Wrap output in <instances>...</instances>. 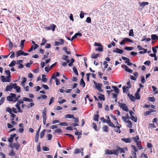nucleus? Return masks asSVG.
I'll return each instance as SVG.
<instances>
[{
    "instance_id": "obj_1",
    "label": "nucleus",
    "mask_w": 158,
    "mask_h": 158,
    "mask_svg": "<svg viewBox=\"0 0 158 158\" xmlns=\"http://www.w3.org/2000/svg\"><path fill=\"white\" fill-rule=\"evenodd\" d=\"M10 96L7 97V100L9 101H13L14 102V99L15 98L16 96V94L13 93H10Z\"/></svg>"
},
{
    "instance_id": "obj_2",
    "label": "nucleus",
    "mask_w": 158,
    "mask_h": 158,
    "mask_svg": "<svg viewBox=\"0 0 158 158\" xmlns=\"http://www.w3.org/2000/svg\"><path fill=\"white\" fill-rule=\"evenodd\" d=\"M118 103L119 104V106L122 108L123 110L127 112L129 111L127 106L125 104L119 102H118Z\"/></svg>"
},
{
    "instance_id": "obj_3",
    "label": "nucleus",
    "mask_w": 158,
    "mask_h": 158,
    "mask_svg": "<svg viewBox=\"0 0 158 158\" xmlns=\"http://www.w3.org/2000/svg\"><path fill=\"white\" fill-rule=\"evenodd\" d=\"M10 147L11 148H15L17 150H18L19 149L20 145L19 143L17 142L16 143H14L12 144H10Z\"/></svg>"
},
{
    "instance_id": "obj_4",
    "label": "nucleus",
    "mask_w": 158,
    "mask_h": 158,
    "mask_svg": "<svg viewBox=\"0 0 158 158\" xmlns=\"http://www.w3.org/2000/svg\"><path fill=\"white\" fill-rule=\"evenodd\" d=\"M56 27V26L54 24H51L50 25L49 27H46L45 29L47 30H52V31L55 30V29Z\"/></svg>"
},
{
    "instance_id": "obj_5",
    "label": "nucleus",
    "mask_w": 158,
    "mask_h": 158,
    "mask_svg": "<svg viewBox=\"0 0 158 158\" xmlns=\"http://www.w3.org/2000/svg\"><path fill=\"white\" fill-rule=\"evenodd\" d=\"M127 41H128L131 43H133V41L132 40L127 38H124L123 40L121 41L120 43V45H122L124 44Z\"/></svg>"
},
{
    "instance_id": "obj_6",
    "label": "nucleus",
    "mask_w": 158,
    "mask_h": 158,
    "mask_svg": "<svg viewBox=\"0 0 158 158\" xmlns=\"http://www.w3.org/2000/svg\"><path fill=\"white\" fill-rule=\"evenodd\" d=\"M137 48L139 50H143L144 51H141L139 52V53L140 54H143L147 52V49H144L142 48V47L140 45H138L137 47Z\"/></svg>"
},
{
    "instance_id": "obj_7",
    "label": "nucleus",
    "mask_w": 158,
    "mask_h": 158,
    "mask_svg": "<svg viewBox=\"0 0 158 158\" xmlns=\"http://www.w3.org/2000/svg\"><path fill=\"white\" fill-rule=\"evenodd\" d=\"M122 67L123 68H124L126 71L130 73H132L133 72V70L129 68L126 65L124 64L122 65Z\"/></svg>"
},
{
    "instance_id": "obj_8",
    "label": "nucleus",
    "mask_w": 158,
    "mask_h": 158,
    "mask_svg": "<svg viewBox=\"0 0 158 158\" xmlns=\"http://www.w3.org/2000/svg\"><path fill=\"white\" fill-rule=\"evenodd\" d=\"M102 84L101 83H98L95 86V87L100 92H102L103 91V90L102 88Z\"/></svg>"
},
{
    "instance_id": "obj_9",
    "label": "nucleus",
    "mask_w": 158,
    "mask_h": 158,
    "mask_svg": "<svg viewBox=\"0 0 158 158\" xmlns=\"http://www.w3.org/2000/svg\"><path fill=\"white\" fill-rule=\"evenodd\" d=\"M60 42L55 41V46H58L60 45H62L64 44V40L63 39H60L59 40Z\"/></svg>"
},
{
    "instance_id": "obj_10",
    "label": "nucleus",
    "mask_w": 158,
    "mask_h": 158,
    "mask_svg": "<svg viewBox=\"0 0 158 158\" xmlns=\"http://www.w3.org/2000/svg\"><path fill=\"white\" fill-rule=\"evenodd\" d=\"M82 35V34L78 32L76 33L72 37L71 39V41H72L74 39H76L77 36L81 37Z\"/></svg>"
},
{
    "instance_id": "obj_11",
    "label": "nucleus",
    "mask_w": 158,
    "mask_h": 158,
    "mask_svg": "<svg viewBox=\"0 0 158 158\" xmlns=\"http://www.w3.org/2000/svg\"><path fill=\"white\" fill-rule=\"evenodd\" d=\"M113 52H116L120 54H122L123 52V51L122 50L118 48H116L115 50H113Z\"/></svg>"
},
{
    "instance_id": "obj_12",
    "label": "nucleus",
    "mask_w": 158,
    "mask_h": 158,
    "mask_svg": "<svg viewBox=\"0 0 158 158\" xmlns=\"http://www.w3.org/2000/svg\"><path fill=\"white\" fill-rule=\"evenodd\" d=\"M121 140L126 143H129L131 141V140L130 138H122Z\"/></svg>"
},
{
    "instance_id": "obj_13",
    "label": "nucleus",
    "mask_w": 158,
    "mask_h": 158,
    "mask_svg": "<svg viewBox=\"0 0 158 158\" xmlns=\"http://www.w3.org/2000/svg\"><path fill=\"white\" fill-rule=\"evenodd\" d=\"M141 142L140 141H139L138 142H137L136 143L137 146L138 148L139 149V150H140L141 149H143V147L141 145Z\"/></svg>"
},
{
    "instance_id": "obj_14",
    "label": "nucleus",
    "mask_w": 158,
    "mask_h": 158,
    "mask_svg": "<svg viewBox=\"0 0 158 158\" xmlns=\"http://www.w3.org/2000/svg\"><path fill=\"white\" fill-rule=\"evenodd\" d=\"M23 51L22 50H20L17 51L16 52V56L17 57L21 55H23Z\"/></svg>"
},
{
    "instance_id": "obj_15",
    "label": "nucleus",
    "mask_w": 158,
    "mask_h": 158,
    "mask_svg": "<svg viewBox=\"0 0 158 158\" xmlns=\"http://www.w3.org/2000/svg\"><path fill=\"white\" fill-rule=\"evenodd\" d=\"M131 139L133 140L134 142L136 143L139 141V138L138 135H137L135 137H132Z\"/></svg>"
},
{
    "instance_id": "obj_16",
    "label": "nucleus",
    "mask_w": 158,
    "mask_h": 158,
    "mask_svg": "<svg viewBox=\"0 0 158 158\" xmlns=\"http://www.w3.org/2000/svg\"><path fill=\"white\" fill-rule=\"evenodd\" d=\"M12 89V85H11V83L9 85H7L6 86V91H11Z\"/></svg>"
},
{
    "instance_id": "obj_17",
    "label": "nucleus",
    "mask_w": 158,
    "mask_h": 158,
    "mask_svg": "<svg viewBox=\"0 0 158 158\" xmlns=\"http://www.w3.org/2000/svg\"><path fill=\"white\" fill-rule=\"evenodd\" d=\"M117 149H114L112 150V153H113V154L118 156L119 153V150L118 149V146L117 147Z\"/></svg>"
},
{
    "instance_id": "obj_18",
    "label": "nucleus",
    "mask_w": 158,
    "mask_h": 158,
    "mask_svg": "<svg viewBox=\"0 0 158 158\" xmlns=\"http://www.w3.org/2000/svg\"><path fill=\"white\" fill-rule=\"evenodd\" d=\"M47 109L45 108L42 112V117L43 118H47L46 116Z\"/></svg>"
},
{
    "instance_id": "obj_19",
    "label": "nucleus",
    "mask_w": 158,
    "mask_h": 158,
    "mask_svg": "<svg viewBox=\"0 0 158 158\" xmlns=\"http://www.w3.org/2000/svg\"><path fill=\"white\" fill-rule=\"evenodd\" d=\"M105 154H106L108 155H112L113 154V153H112V150L111 151L109 149H106L105 151Z\"/></svg>"
},
{
    "instance_id": "obj_20",
    "label": "nucleus",
    "mask_w": 158,
    "mask_h": 158,
    "mask_svg": "<svg viewBox=\"0 0 158 158\" xmlns=\"http://www.w3.org/2000/svg\"><path fill=\"white\" fill-rule=\"evenodd\" d=\"M128 96L131 100L132 101H134L135 99V96H133L132 94H128Z\"/></svg>"
},
{
    "instance_id": "obj_21",
    "label": "nucleus",
    "mask_w": 158,
    "mask_h": 158,
    "mask_svg": "<svg viewBox=\"0 0 158 158\" xmlns=\"http://www.w3.org/2000/svg\"><path fill=\"white\" fill-rule=\"evenodd\" d=\"M112 87L114 89L115 93L118 94L119 93V89L117 87L114 86H112Z\"/></svg>"
},
{
    "instance_id": "obj_22",
    "label": "nucleus",
    "mask_w": 158,
    "mask_h": 158,
    "mask_svg": "<svg viewBox=\"0 0 158 158\" xmlns=\"http://www.w3.org/2000/svg\"><path fill=\"white\" fill-rule=\"evenodd\" d=\"M99 117L98 114H95L94 116V120L95 121L98 122Z\"/></svg>"
},
{
    "instance_id": "obj_23",
    "label": "nucleus",
    "mask_w": 158,
    "mask_h": 158,
    "mask_svg": "<svg viewBox=\"0 0 158 158\" xmlns=\"http://www.w3.org/2000/svg\"><path fill=\"white\" fill-rule=\"evenodd\" d=\"M108 129V127L106 125L102 127V130L103 131L106 132H107L109 131Z\"/></svg>"
},
{
    "instance_id": "obj_24",
    "label": "nucleus",
    "mask_w": 158,
    "mask_h": 158,
    "mask_svg": "<svg viewBox=\"0 0 158 158\" xmlns=\"http://www.w3.org/2000/svg\"><path fill=\"white\" fill-rule=\"evenodd\" d=\"M98 98L100 100L104 101L105 100L104 95L102 94H100V96L98 97Z\"/></svg>"
},
{
    "instance_id": "obj_25",
    "label": "nucleus",
    "mask_w": 158,
    "mask_h": 158,
    "mask_svg": "<svg viewBox=\"0 0 158 158\" xmlns=\"http://www.w3.org/2000/svg\"><path fill=\"white\" fill-rule=\"evenodd\" d=\"M151 39L152 40H157L158 39V36L156 35H152L151 36Z\"/></svg>"
},
{
    "instance_id": "obj_26",
    "label": "nucleus",
    "mask_w": 158,
    "mask_h": 158,
    "mask_svg": "<svg viewBox=\"0 0 158 158\" xmlns=\"http://www.w3.org/2000/svg\"><path fill=\"white\" fill-rule=\"evenodd\" d=\"M139 4L140 6H143L144 7L145 6L148 4V2H139Z\"/></svg>"
},
{
    "instance_id": "obj_27",
    "label": "nucleus",
    "mask_w": 158,
    "mask_h": 158,
    "mask_svg": "<svg viewBox=\"0 0 158 158\" xmlns=\"http://www.w3.org/2000/svg\"><path fill=\"white\" fill-rule=\"evenodd\" d=\"M118 149L119 151H120V153H125V151L124 150V148H120L119 146H118Z\"/></svg>"
},
{
    "instance_id": "obj_28",
    "label": "nucleus",
    "mask_w": 158,
    "mask_h": 158,
    "mask_svg": "<svg viewBox=\"0 0 158 158\" xmlns=\"http://www.w3.org/2000/svg\"><path fill=\"white\" fill-rule=\"evenodd\" d=\"M45 129H44L41 132L40 135V137L41 138H42L44 136L45 134Z\"/></svg>"
},
{
    "instance_id": "obj_29",
    "label": "nucleus",
    "mask_w": 158,
    "mask_h": 158,
    "mask_svg": "<svg viewBox=\"0 0 158 158\" xmlns=\"http://www.w3.org/2000/svg\"><path fill=\"white\" fill-rule=\"evenodd\" d=\"M135 99L139 100L140 98V96L139 94V93H138V92H136L135 94Z\"/></svg>"
},
{
    "instance_id": "obj_30",
    "label": "nucleus",
    "mask_w": 158,
    "mask_h": 158,
    "mask_svg": "<svg viewBox=\"0 0 158 158\" xmlns=\"http://www.w3.org/2000/svg\"><path fill=\"white\" fill-rule=\"evenodd\" d=\"M122 59L124 60H125V63H127L129 61H130L129 59L125 57V56H122Z\"/></svg>"
},
{
    "instance_id": "obj_31",
    "label": "nucleus",
    "mask_w": 158,
    "mask_h": 158,
    "mask_svg": "<svg viewBox=\"0 0 158 158\" xmlns=\"http://www.w3.org/2000/svg\"><path fill=\"white\" fill-rule=\"evenodd\" d=\"M99 56V54H95V53H93L91 55V57L92 58H97Z\"/></svg>"
},
{
    "instance_id": "obj_32",
    "label": "nucleus",
    "mask_w": 158,
    "mask_h": 158,
    "mask_svg": "<svg viewBox=\"0 0 158 158\" xmlns=\"http://www.w3.org/2000/svg\"><path fill=\"white\" fill-rule=\"evenodd\" d=\"M80 82V85H82L83 87H84L85 86V84L83 78L81 79Z\"/></svg>"
},
{
    "instance_id": "obj_33",
    "label": "nucleus",
    "mask_w": 158,
    "mask_h": 158,
    "mask_svg": "<svg viewBox=\"0 0 158 158\" xmlns=\"http://www.w3.org/2000/svg\"><path fill=\"white\" fill-rule=\"evenodd\" d=\"M16 64V62L15 60H13L11 63L9 65V66L10 67H12L14 66Z\"/></svg>"
},
{
    "instance_id": "obj_34",
    "label": "nucleus",
    "mask_w": 158,
    "mask_h": 158,
    "mask_svg": "<svg viewBox=\"0 0 158 158\" xmlns=\"http://www.w3.org/2000/svg\"><path fill=\"white\" fill-rule=\"evenodd\" d=\"M15 155V152L14 150H12L9 154V155L11 156H13Z\"/></svg>"
},
{
    "instance_id": "obj_35",
    "label": "nucleus",
    "mask_w": 158,
    "mask_h": 158,
    "mask_svg": "<svg viewBox=\"0 0 158 158\" xmlns=\"http://www.w3.org/2000/svg\"><path fill=\"white\" fill-rule=\"evenodd\" d=\"M130 118L131 119V120L135 122H137V118L136 117H135L134 116H131V117Z\"/></svg>"
},
{
    "instance_id": "obj_36",
    "label": "nucleus",
    "mask_w": 158,
    "mask_h": 158,
    "mask_svg": "<svg viewBox=\"0 0 158 158\" xmlns=\"http://www.w3.org/2000/svg\"><path fill=\"white\" fill-rule=\"evenodd\" d=\"M148 101H151L152 102H154L155 101V98L154 97H149L148 98Z\"/></svg>"
},
{
    "instance_id": "obj_37",
    "label": "nucleus",
    "mask_w": 158,
    "mask_h": 158,
    "mask_svg": "<svg viewBox=\"0 0 158 158\" xmlns=\"http://www.w3.org/2000/svg\"><path fill=\"white\" fill-rule=\"evenodd\" d=\"M127 123H128V125H127V127H128L130 128L132 127V124L130 120L128 121L127 122Z\"/></svg>"
},
{
    "instance_id": "obj_38",
    "label": "nucleus",
    "mask_w": 158,
    "mask_h": 158,
    "mask_svg": "<svg viewBox=\"0 0 158 158\" xmlns=\"http://www.w3.org/2000/svg\"><path fill=\"white\" fill-rule=\"evenodd\" d=\"M63 50L65 51L67 54H70V52L69 51H67V48L66 47H64L63 48Z\"/></svg>"
},
{
    "instance_id": "obj_39",
    "label": "nucleus",
    "mask_w": 158,
    "mask_h": 158,
    "mask_svg": "<svg viewBox=\"0 0 158 158\" xmlns=\"http://www.w3.org/2000/svg\"><path fill=\"white\" fill-rule=\"evenodd\" d=\"M47 42V40L44 38H43L42 39V42L41 44V45L43 46Z\"/></svg>"
},
{
    "instance_id": "obj_40",
    "label": "nucleus",
    "mask_w": 158,
    "mask_h": 158,
    "mask_svg": "<svg viewBox=\"0 0 158 158\" xmlns=\"http://www.w3.org/2000/svg\"><path fill=\"white\" fill-rule=\"evenodd\" d=\"M74 117V115L73 114H67L65 115V117L67 118H73Z\"/></svg>"
},
{
    "instance_id": "obj_41",
    "label": "nucleus",
    "mask_w": 158,
    "mask_h": 158,
    "mask_svg": "<svg viewBox=\"0 0 158 158\" xmlns=\"http://www.w3.org/2000/svg\"><path fill=\"white\" fill-rule=\"evenodd\" d=\"M35 105V104L34 102H31L28 104L27 107L28 108H30L31 107Z\"/></svg>"
},
{
    "instance_id": "obj_42",
    "label": "nucleus",
    "mask_w": 158,
    "mask_h": 158,
    "mask_svg": "<svg viewBox=\"0 0 158 158\" xmlns=\"http://www.w3.org/2000/svg\"><path fill=\"white\" fill-rule=\"evenodd\" d=\"M73 72L77 75H78V73L77 70V69H76V68L75 66H74L73 67Z\"/></svg>"
},
{
    "instance_id": "obj_43",
    "label": "nucleus",
    "mask_w": 158,
    "mask_h": 158,
    "mask_svg": "<svg viewBox=\"0 0 158 158\" xmlns=\"http://www.w3.org/2000/svg\"><path fill=\"white\" fill-rule=\"evenodd\" d=\"M129 35L130 36H132L133 37L134 36V32H133V30L132 29H131L130 30L129 32Z\"/></svg>"
},
{
    "instance_id": "obj_44",
    "label": "nucleus",
    "mask_w": 158,
    "mask_h": 158,
    "mask_svg": "<svg viewBox=\"0 0 158 158\" xmlns=\"http://www.w3.org/2000/svg\"><path fill=\"white\" fill-rule=\"evenodd\" d=\"M11 76H8L6 77V82H9L11 81Z\"/></svg>"
},
{
    "instance_id": "obj_45",
    "label": "nucleus",
    "mask_w": 158,
    "mask_h": 158,
    "mask_svg": "<svg viewBox=\"0 0 158 158\" xmlns=\"http://www.w3.org/2000/svg\"><path fill=\"white\" fill-rule=\"evenodd\" d=\"M25 40H23L21 41V43L20 44V46L21 47V49H23L24 45V43L25 42Z\"/></svg>"
},
{
    "instance_id": "obj_46",
    "label": "nucleus",
    "mask_w": 158,
    "mask_h": 158,
    "mask_svg": "<svg viewBox=\"0 0 158 158\" xmlns=\"http://www.w3.org/2000/svg\"><path fill=\"white\" fill-rule=\"evenodd\" d=\"M6 111L9 113L10 114H12V110L10 107H8L6 108Z\"/></svg>"
},
{
    "instance_id": "obj_47",
    "label": "nucleus",
    "mask_w": 158,
    "mask_h": 158,
    "mask_svg": "<svg viewBox=\"0 0 158 158\" xmlns=\"http://www.w3.org/2000/svg\"><path fill=\"white\" fill-rule=\"evenodd\" d=\"M133 47H126L124 48V49L127 50L131 51L133 49Z\"/></svg>"
},
{
    "instance_id": "obj_48",
    "label": "nucleus",
    "mask_w": 158,
    "mask_h": 158,
    "mask_svg": "<svg viewBox=\"0 0 158 158\" xmlns=\"http://www.w3.org/2000/svg\"><path fill=\"white\" fill-rule=\"evenodd\" d=\"M32 43L35 45L34 48V50L37 48L39 47L38 45L36 44H35V42L34 41H32Z\"/></svg>"
},
{
    "instance_id": "obj_49",
    "label": "nucleus",
    "mask_w": 158,
    "mask_h": 158,
    "mask_svg": "<svg viewBox=\"0 0 158 158\" xmlns=\"http://www.w3.org/2000/svg\"><path fill=\"white\" fill-rule=\"evenodd\" d=\"M46 75H45L44 74L42 75V81H43L44 82H46L47 81V79L46 78H44V77H45Z\"/></svg>"
},
{
    "instance_id": "obj_50",
    "label": "nucleus",
    "mask_w": 158,
    "mask_h": 158,
    "mask_svg": "<svg viewBox=\"0 0 158 158\" xmlns=\"http://www.w3.org/2000/svg\"><path fill=\"white\" fill-rule=\"evenodd\" d=\"M108 123L109 124V126H110L114 128L116 127V126L111 121Z\"/></svg>"
},
{
    "instance_id": "obj_51",
    "label": "nucleus",
    "mask_w": 158,
    "mask_h": 158,
    "mask_svg": "<svg viewBox=\"0 0 158 158\" xmlns=\"http://www.w3.org/2000/svg\"><path fill=\"white\" fill-rule=\"evenodd\" d=\"M80 152H81V151L79 149L76 148L75 149L74 153V154H76L80 153Z\"/></svg>"
},
{
    "instance_id": "obj_52",
    "label": "nucleus",
    "mask_w": 158,
    "mask_h": 158,
    "mask_svg": "<svg viewBox=\"0 0 158 158\" xmlns=\"http://www.w3.org/2000/svg\"><path fill=\"white\" fill-rule=\"evenodd\" d=\"M65 135L68 136L69 137L71 138L72 140H74V137L72 135L69 134H65Z\"/></svg>"
},
{
    "instance_id": "obj_53",
    "label": "nucleus",
    "mask_w": 158,
    "mask_h": 158,
    "mask_svg": "<svg viewBox=\"0 0 158 158\" xmlns=\"http://www.w3.org/2000/svg\"><path fill=\"white\" fill-rule=\"evenodd\" d=\"M100 47L98 48L97 49H96V50H98L99 51L102 52L103 51V46H100Z\"/></svg>"
},
{
    "instance_id": "obj_54",
    "label": "nucleus",
    "mask_w": 158,
    "mask_h": 158,
    "mask_svg": "<svg viewBox=\"0 0 158 158\" xmlns=\"http://www.w3.org/2000/svg\"><path fill=\"white\" fill-rule=\"evenodd\" d=\"M10 54H11V55L10 56V58H13L15 57V52H11L9 54V55Z\"/></svg>"
},
{
    "instance_id": "obj_55",
    "label": "nucleus",
    "mask_w": 158,
    "mask_h": 158,
    "mask_svg": "<svg viewBox=\"0 0 158 158\" xmlns=\"http://www.w3.org/2000/svg\"><path fill=\"white\" fill-rule=\"evenodd\" d=\"M11 85H12V88H13L14 89H16L17 88V87L18 86H17V85L16 83L13 84L12 83H11Z\"/></svg>"
},
{
    "instance_id": "obj_56",
    "label": "nucleus",
    "mask_w": 158,
    "mask_h": 158,
    "mask_svg": "<svg viewBox=\"0 0 158 158\" xmlns=\"http://www.w3.org/2000/svg\"><path fill=\"white\" fill-rule=\"evenodd\" d=\"M5 99V98L4 97L1 98L0 100V106L4 102Z\"/></svg>"
},
{
    "instance_id": "obj_57",
    "label": "nucleus",
    "mask_w": 158,
    "mask_h": 158,
    "mask_svg": "<svg viewBox=\"0 0 158 158\" xmlns=\"http://www.w3.org/2000/svg\"><path fill=\"white\" fill-rule=\"evenodd\" d=\"M132 156L134 158H137L136 153L135 152L132 151Z\"/></svg>"
},
{
    "instance_id": "obj_58",
    "label": "nucleus",
    "mask_w": 158,
    "mask_h": 158,
    "mask_svg": "<svg viewBox=\"0 0 158 158\" xmlns=\"http://www.w3.org/2000/svg\"><path fill=\"white\" fill-rule=\"evenodd\" d=\"M1 80L3 82H6V78L4 76H2L1 77Z\"/></svg>"
},
{
    "instance_id": "obj_59",
    "label": "nucleus",
    "mask_w": 158,
    "mask_h": 158,
    "mask_svg": "<svg viewBox=\"0 0 158 158\" xmlns=\"http://www.w3.org/2000/svg\"><path fill=\"white\" fill-rule=\"evenodd\" d=\"M131 148L133 149L134 150V152H136L138 151V149L136 148L135 146L134 145H132L131 146Z\"/></svg>"
},
{
    "instance_id": "obj_60",
    "label": "nucleus",
    "mask_w": 158,
    "mask_h": 158,
    "mask_svg": "<svg viewBox=\"0 0 158 158\" xmlns=\"http://www.w3.org/2000/svg\"><path fill=\"white\" fill-rule=\"evenodd\" d=\"M75 134L77 135H82V133L81 132H79L77 131V130L75 132Z\"/></svg>"
},
{
    "instance_id": "obj_61",
    "label": "nucleus",
    "mask_w": 158,
    "mask_h": 158,
    "mask_svg": "<svg viewBox=\"0 0 158 158\" xmlns=\"http://www.w3.org/2000/svg\"><path fill=\"white\" fill-rule=\"evenodd\" d=\"M59 125L61 126H67L68 124L65 122H61L60 123Z\"/></svg>"
},
{
    "instance_id": "obj_62",
    "label": "nucleus",
    "mask_w": 158,
    "mask_h": 158,
    "mask_svg": "<svg viewBox=\"0 0 158 158\" xmlns=\"http://www.w3.org/2000/svg\"><path fill=\"white\" fill-rule=\"evenodd\" d=\"M93 128L96 131H97V126L95 123H93Z\"/></svg>"
},
{
    "instance_id": "obj_63",
    "label": "nucleus",
    "mask_w": 158,
    "mask_h": 158,
    "mask_svg": "<svg viewBox=\"0 0 158 158\" xmlns=\"http://www.w3.org/2000/svg\"><path fill=\"white\" fill-rule=\"evenodd\" d=\"M86 22L88 23H90L91 22V19L89 17H88L87 18L86 20Z\"/></svg>"
},
{
    "instance_id": "obj_64",
    "label": "nucleus",
    "mask_w": 158,
    "mask_h": 158,
    "mask_svg": "<svg viewBox=\"0 0 158 158\" xmlns=\"http://www.w3.org/2000/svg\"><path fill=\"white\" fill-rule=\"evenodd\" d=\"M47 136L48 140H51L52 137V135L51 134H49Z\"/></svg>"
}]
</instances>
